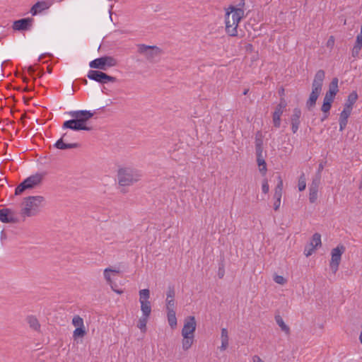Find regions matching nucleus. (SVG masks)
Listing matches in <instances>:
<instances>
[{
    "label": "nucleus",
    "instance_id": "f257e3e1",
    "mask_svg": "<svg viewBox=\"0 0 362 362\" xmlns=\"http://www.w3.org/2000/svg\"><path fill=\"white\" fill-rule=\"evenodd\" d=\"M69 114L73 119L65 121L62 125L63 129H70L74 131H90L93 129L92 127L86 124V122L93 116V112L88 110H76L71 111Z\"/></svg>",
    "mask_w": 362,
    "mask_h": 362
},
{
    "label": "nucleus",
    "instance_id": "f03ea898",
    "mask_svg": "<svg viewBox=\"0 0 362 362\" xmlns=\"http://www.w3.org/2000/svg\"><path fill=\"white\" fill-rule=\"evenodd\" d=\"M245 11L240 8H236L234 6H230L226 11L225 23L226 32L231 36L238 35V27L241 19L244 18Z\"/></svg>",
    "mask_w": 362,
    "mask_h": 362
},
{
    "label": "nucleus",
    "instance_id": "7ed1b4c3",
    "mask_svg": "<svg viewBox=\"0 0 362 362\" xmlns=\"http://www.w3.org/2000/svg\"><path fill=\"white\" fill-rule=\"evenodd\" d=\"M45 198L42 196H30L24 199L21 215L23 217L36 216L40 211Z\"/></svg>",
    "mask_w": 362,
    "mask_h": 362
},
{
    "label": "nucleus",
    "instance_id": "20e7f679",
    "mask_svg": "<svg viewBox=\"0 0 362 362\" xmlns=\"http://www.w3.org/2000/svg\"><path fill=\"white\" fill-rule=\"evenodd\" d=\"M138 170L132 168H122L118 170L117 180L120 186H129L140 180Z\"/></svg>",
    "mask_w": 362,
    "mask_h": 362
},
{
    "label": "nucleus",
    "instance_id": "39448f33",
    "mask_svg": "<svg viewBox=\"0 0 362 362\" xmlns=\"http://www.w3.org/2000/svg\"><path fill=\"white\" fill-rule=\"evenodd\" d=\"M44 175L42 173H36L32 175L24 180L15 189V194H21L26 189H32L39 186L43 180Z\"/></svg>",
    "mask_w": 362,
    "mask_h": 362
},
{
    "label": "nucleus",
    "instance_id": "423d86ee",
    "mask_svg": "<svg viewBox=\"0 0 362 362\" xmlns=\"http://www.w3.org/2000/svg\"><path fill=\"white\" fill-rule=\"evenodd\" d=\"M137 52L139 54L144 56L147 61L151 62H153L162 53V50L158 47L144 44L137 45Z\"/></svg>",
    "mask_w": 362,
    "mask_h": 362
},
{
    "label": "nucleus",
    "instance_id": "0eeeda50",
    "mask_svg": "<svg viewBox=\"0 0 362 362\" xmlns=\"http://www.w3.org/2000/svg\"><path fill=\"white\" fill-rule=\"evenodd\" d=\"M117 60L112 57H103L91 61L89 66L92 69H98L100 70H106L108 67L116 66Z\"/></svg>",
    "mask_w": 362,
    "mask_h": 362
},
{
    "label": "nucleus",
    "instance_id": "6e6552de",
    "mask_svg": "<svg viewBox=\"0 0 362 362\" xmlns=\"http://www.w3.org/2000/svg\"><path fill=\"white\" fill-rule=\"evenodd\" d=\"M345 251V247L342 245H338L337 247L332 250L331 255V261L329 263V267L333 272V273H336L338 270L339 265L341 262V258L342 254Z\"/></svg>",
    "mask_w": 362,
    "mask_h": 362
},
{
    "label": "nucleus",
    "instance_id": "1a4fd4ad",
    "mask_svg": "<svg viewBox=\"0 0 362 362\" xmlns=\"http://www.w3.org/2000/svg\"><path fill=\"white\" fill-rule=\"evenodd\" d=\"M87 76L89 79L95 81L100 83H107L109 82L115 83L117 81L115 77L109 76L104 72L95 70H90Z\"/></svg>",
    "mask_w": 362,
    "mask_h": 362
},
{
    "label": "nucleus",
    "instance_id": "9d476101",
    "mask_svg": "<svg viewBox=\"0 0 362 362\" xmlns=\"http://www.w3.org/2000/svg\"><path fill=\"white\" fill-rule=\"evenodd\" d=\"M54 146L60 150H66L78 148L80 144L77 142H68V133H64Z\"/></svg>",
    "mask_w": 362,
    "mask_h": 362
},
{
    "label": "nucleus",
    "instance_id": "9b49d317",
    "mask_svg": "<svg viewBox=\"0 0 362 362\" xmlns=\"http://www.w3.org/2000/svg\"><path fill=\"white\" fill-rule=\"evenodd\" d=\"M0 221L3 223H16L18 222L16 213L8 208L0 209Z\"/></svg>",
    "mask_w": 362,
    "mask_h": 362
},
{
    "label": "nucleus",
    "instance_id": "f8f14e48",
    "mask_svg": "<svg viewBox=\"0 0 362 362\" xmlns=\"http://www.w3.org/2000/svg\"><path fill=\"white\" fill-rule=\"evenodd\" d=\"M196 320L194 316L187 317L184 322V326L182 329V336H194L196 330Z\"/></svg>",
    "mask_w": 362,
    "mask_h": 362
},
{
    "label": "nucleus",
    "instance_id": "ddd939ff",
    "mask_svg": "<svg viewBox=\"0 0 362 362\" xmlns=\"http://www.w3.org/2000/svg\"><path fill=\"white\" fill-rule=\"evenodd\" d=\"M278 182L277 185L274 189V199H275L274 203V209L275 211H278L280 208L281 205V199L282 197V192H283V180L280 175L277 177Z\"/></svg>",
    "mask_w": 362,
    "mask_h": 362
},
{
    "label": "nucleus",
    "instance_id": "4468645a",
    "mask_svg": "<svg viewBox=\"0 0 362 362\" xmlns=\"http://www.w3.org/2000/svg\"><path fill=\"white\" fill-rule=\"evenodd\" d=\"M287 103L284 98H281L280 103L276 106L273 113V123L275 127L279 128L281 125V116L286 108Z\"/></svg>",
    "mask_w": 362,
    "mask_h": 362
},
{
    "label": "nucleus",
    "instance_id": "2eb2a0df",
    "mask_svg": "<svg viewBox=\"0 0 362 362\" xmlns=\"http://www.w3.org/2000/svg\"><path fill=\"white\" fill-rule=\"evenodd\" d=\"M52 3L49 1L36 2L30 8V13L33 16H37L50 8Z\"/></svg>",
    "mask_w": 362,
    "mask_h": 362
},
{
    "label": "nucleus",
    "instance_id": "dca6fc26",
    "mask_svg": "<svg viewBox=\"0 0 362 362\" xmlns=\"http://www.w3.org/2000/svg\"><path fill=\"white\" fill-rule=\"evenodd\" d=\"M325 77V73L323 70H318L312 84V90L321 93L323 81Z\"/></svg>",
    "mask_w": 362,
    "mask_h": 362
},
{
    "label": "nucleus",
    "instance_id": "f3484780",
    "mask_svg": "<svg viewBox=\"0 0 362 362\" xmlns=\"http://www.w3.org/2000/svg\"><path fill=\"white\" fill-rule=\"evenodd\" d=\"M34 20L32 18H22L13 22V29L16 30H28L31 28Z\"/></svg>",
    "mask_w": 362,
    "mask_h": 362
},
{
    "label": "nucleus",
    "instance_id": "a211bd4d",
    "mask_svg": "<svg viewBox=\"0 0 362 362\" xmlns=\"http://www.w3.org/2000/svg\"><path fill=\"white\" fill-rule=\"evenodd\" d=\"M29 328L37 333H42L41 325L37 317L34 315H27L25 319Z\"/></svg>",
    "mask_w": 362,
    "mask_h": 362
},
{
    "label": "nucleus",
    "instance_id": "6ab92c4d",
    "mask_svg": "<svg viewBox=\"0 0 362 362\" xmlns=\"http://www.w3.org/2000/svg\"><path fill=\"white\" fill-rule=\"evenodd\" d=\"M351 110L352 107H350V105H345L343 111L341 112L339 117V130L341 132L345 129Z\"/></svg>",
    "mask_w": 362,
    "mask_h": 362
},
{
    "label": "nucleus",
    "instance_id": "aec40b11",
    "mask_svg": "<svg viewBox=\"0 0 362 362\" xmlns=\"http://www.w3.org/2000/svg\"><path fill=\"white\" fill-rule=\"evenodd\" d=\"M301 117V111L299 108H295L293 112V115L291 117V129L293 133H296L299 125H300V118Z\"/></svg>",
    "mask_w": 362,
    "mask_h": 362
},
{
    "label": "nucleus",
    "instance_id": "412c9836",
    "mask_svg": "<svg viewBox=\"0 0 362 362\" xmlns=\"http://www.w3.org/2000/svg\"><path fill=\"white\" fill-rule=\"evenodd\" d=\"M119 270L118 269H112L111 268H106L104 270L103 275L106 282L110 286L111 288H113V285L115 283L112 279V275L115 274H119Z\"/></svg>",
    "mask_w": 362,
    "mask_h": 362
},
{
    "label": "nucleus",
    "instance_id": "4be33fe9",
    "mask_svg": "<svg viewBox=\"0 0 362 362\" xmlns=\"http://www.w3.org/2000/svg\"><path fill=\"white\" fill-rule=\"evenodd\" d=\"M318 182L313 180L310 187L309 200L311 203L315 202L317 199Z\"/></svg>",
    "mask_w": 362,
    "mask_h": 362
},
{
    "label": "nucleus",
    "instance_id": "5701e85b",
    "mask_svg": "<svg viewBox=\"0 0 362 362\" xmlns=\"http://www.w3.org/2000/svg\"><path fill=\"white\" fill-rule=\"evenodd\" d=\"M275 321L276 324L279 326L281 329L287 335L290 334V328L284 322L283 318L280 315L275 316Z\"/></svg>",
    "mask_w": 362,
    "mask_h": 362
},
{
    "label": "nucleus",
    "instance_id": "b1692460",
    "mask_svg": "<svg viewBox=\"0 0 362 362\" xmlns=\"http://www.w3.org/2000/svg\"><path fill=\"white\" fill-rule=\"evenodd\" d=\"M320 93L313 91L311 92L308 100L306 102L307 107L310 110L315 105L316 101L320 95Z\"/></svg>",
    "mask_w": 362,
    "mask_h": 362
},
{
    "label": "nucleus",
    "instance_id": "393cba45",
    "mask_svg": "<svg viewBox=\"0 0 362 362\" xmlns=\"http://www.w3.org/2000/svg\"><path fill=\"white\" fill-rule=\"evenodd\" d=\"M182 349L185 351L188 350L190 349L192 345L194 343V336H182Z\"/></svg>",
    "mask_w": 362,
    "mask_h": 362
},
{
    "label": "nucleus",
    "instance_id": "a878e982",
    "mask_svg": "<svg viewBox=\"0 0 362 362\" xmlns=\"http://www.w3.org/2000/svg\"><path fill=\"white\" fill-rule=\"evenodd\" d=\"M141 310L144 316L149 317L151 313V306L150 301L140 302Z\"/></svg>",
    "mask_w": 362,
    "mask_h": 362
},
{
    "label": "nucleus",
    "instance_id": "bb28decb",
    "mask_svg": "<svg viewBox=\"0 0 362 362\" xmlns=\"http://www.w3.org/2000/svg\"><path fill=\"white\" fill-rule=\"evenodd\" d=\"M362 48V37H356V41L355 43V45L354 46L352 49V56L353 57H357L359 54V52Z\"/></svg>",
    "mask_w": 362,
    "mask_h": 362
},
{
    "label": "nucleus",
    "instance_id": "cd10ccee",
    "mask_svg": "<svg viewBox=\"0 0 362 362\" xmlns=\"http://www.w3.org/2000/svg\"><path fill=\"white\" fill-rule=\"evenodd\" d=\"M167 316H168V321L169 323V325L174 328L177 325V318H176V313L175 310H171V312H167Z\"/></svg>",
    "mask_w": 362,
    "mask_h": 362
},
{
    "label": "nucleus",
    "instance_id": "c85d7f7f",
    "mask_svg": "<svg viewBox=\"0 0 362 362\" xmlns=\"http://www.w3.org/2000/svg\"><path fill=\"white\" fill-rule=\"evenodd\" d=\"M321 245V235L320 233H316L312 237L311 241L310 243V246H313L315 248H317L318 247H320Z\"/></svg>",
    "mask_w": 362,
    "mask_h": 362
},
{
    "label": "nucleus",
    "instance_id": "c756f323",
    "mask_svg": "<svg viewBox=\"0 0 362 362\" xmlns=\"http://www.w3.org/2000/svg\"><path fill=\"white\" fill-rule=\"evenodd\" d=\"M338 90V79L334 78L330 83L329 90L327 93H331L332 95L335 96Z\"/></svg>",
    "mask_w": 362,
    "mask_h": 362
},
{
    "label": "nucleus",
    "instance_id": "7c9ffc66",
    "mask_svg": "<svg viewBox=\"0 0 362 362\" xmlns=\"http://www.w3.org/2000/svg\"><path fill=\"white\" fill-rule=\"evenodd\" d=\"M257 156V164H258V165L259 167V171L263 175H265L266 172L267 170L266 162H265L264 159L262 158V155L261 156Z\"/></svg>",
    "mask_w": 362,
    "mask_h": 362
},
{
    "label": "nucleus",
    "instance_id": "2f4dec72",
    "mask_svg": "<svg viewBox=\"0 0 362 362\" xmlns=\"http://www.w3.org/2000/svg\"><path fill=\"white\" fill-rule=\"evenodd\" d=\"M150 291L148 289L145 288L139 291V302L149 301Z\"/></svg>",
    "mask_w": 362,
    "mask_h": 362
},
{
    "label": "nucleus",
    "instance_id": "473e14b6",
    "mask_svg": "<svg viewBox=\"0 0 362 362\" xmlns=\"http://www.w3.org/2000/svg\"><path fill=\"white\" fill-rule=\"evenodd\" d=\"M86 334V331L85 327H77L73 332V337L74 339H76L77 338H82Z\"/></svg>",
    "mask_w": 362,
    "mask_h": 362
},
{
    "label": "nucleus",
    "instance_id": "72a5a7b5",
    "mask_svg": "<svg viewBox=\"0 0 362 362\" xmlns=\"http://www.w3.org/2000/svg\"><path fill=\"white\" fill-rule=\"evenodd\" d=\"M149 317L144 316L139 320L137 327L142 331L145 332L146 329V324Z\"/></svg>",
    "mask_w": 362,
    "mask_h": 362
},
{
    "label": "nucleus",
    "instance_id": "f704fd0d",
    "mask_svg": "<svg viewBox=\"0 0 362 362\" xmlns=\"http://www.w3.org/2000/svg\"><path fill=\"white\" fill-rule=\"evenodd\" d=\"M72 324L77 327H85L84 322L82 317L79 315H75L72 319Z\"/></svg>",
    "mask_w": 362,
    "mask_h": 362
},
{
    "label": "nucleus",
    "instance_id": "c9c22d12",
    "mask_svg": "<svg viewBox=\"0 0 362 362\" xmlns=\"http://www.w3.org/2000/svg\"><path fill=\"white\" fill-rule=\"evenodd\" d=\"M358 98V95L356 92H352L348 96L347 103L345 105H350V107H353V105L356 103Z\"/></svg>",
    "mask_w": 362,
    "mask_h": 362
},
{
    "label": "nucleus",
    "instance_id": "e433bc0d",
    "mask_svg": "<svg viewBox=\"0 0 362 362\" xmlns=\"http://www.w3.org/2000/svg\"><path fill=\"white\" fill-rule=\"evenodd\" d=\"M298 190L300 192L303 191L306 187V180L303 173L300 176L298 179Z\"/></svg>",
    "mask_w": 362,
    "mask_h": 362
},
{
    "label": "nucleus",
    "instance_id": "4c0bfd02",
    "mask_svg": "<svg viewBox=\"0 0 362 362\" xmlns=\"http://www.w3.org/2000/svg\"><path fill=\"white\" fill-rule=\"evenodd\" d=\"M175 299H169L168 300H166L167 312H171V310H175Z\"/></svg>",
    "mask_w": 362,
    "mask_h": 362
},
{
    "label": "nucleus",
    "instance_id": "58836bf2",
    "mask_svg": "<svg viewBox=\"0 0 362 362\" xmlns=\"http://www.w3.org/2000/svg\"><path fill=\"white\" fill-rule=\"evenodd\" d=\"M221 345L219 347L221 351H225L228 349L229 345V338H221Z\"/></svg>",
    "mask_w": 362,
    "mask_h": 362
},
{
    "label": "nucleus",
    "instance_id": "ea45409f",
    "mask_svg": "<svg viewBox=\"0 0 362 362\" xmlns=\"http://www.w3.org/2000/svg\"><path fill=\"white\" fill-rule=\"evenodd\" d=\"M262 192L264 194H267L269 191V186L268 180L267 178H264L262 180Z\"/></svg>",
    "mask_w": 362,
    "mask_h": 362
},
{
    "label": "nucleus",
    "instance_id": "a19ab883",
    "mask_svg": "<svg viewBox=\"0 0 362 362\" xmlns=\"http://www.w3.org/2000/svg\"><path fill=\"white\" fill-rule=\"evenodd\" d=\"M274 281L280 285H284L286 283V279L280 275H276L274 278Z\"/></svg>",
    "mask_w": 362,
    "mask_h": 362
},
{
    "label": "nucleus",
    "instance_id": "79ce46f5",
    "mask_svg": "<svg viewBox=\"0 0 362 362\" xmlns=\"http://www.w3.org/2000/svg\"><path fill=\"white\" fill-rule=\"evenodd\" d=\"M316 249L317 248H315V247L310 246L309 245L308 247H305L304 250V254L306 257H309L315 252Z\"/></svg>",
    "mask_w": 362,
    "mask_h": 362
},
{
    "label": "nucleus",
    "instance_id": "37998d69",
    "mask_svg": "<svg viewBox=\"0 0 362 362\" xmlns=\"http://www.w3.org/2000/svg\"><path fill=\"white\" fill-rule=\"evenodd\" d=\"M334 97L335 96L332 95L331 93H326L323 103H328L329 104H332L334 99Z\"/></svg>",
    "mask_w": 362,
    "mask_h": 362
},
{
    "label": "nucleus",
    "instance_id": "c03bdc74",
    "mask_svg": "<svg viewBox=\"0 0 362 362\" xmlns=\"http://www.w3.org/2000/svg\"><path fill=\"white\" fill-rule=\"evenodd\" d=\"M331 107H332V104H329L328 103H323L322 107H321V110L324 113H328L331 109Z\"/></svg>",
    "mask_w": 362,
    "mask_h": 362
},
{
    "label": "nucleus",
    "instance_id": "a18cd8bd",
    "mask_svg": "<svg viewBox=\"0 0 362 362\" xmlns=\"http://www.w3.org/2000/svg\"><path fill=\"white\" fill-rule=\"evenodd\" d=\"M167 297L166 300H168L169 299H175V291L173 288H169L167 292Z\"/></svg>",
    "mask_w": 362,
    "mask_h": 362
},
{
    "label": "nucleus",
    "instance_id": "49530a36",
    "mask_svg": "<svg viewBox=\"0 0 362 362\" xmlns=\"http://www.w3.org/2000/svg\"><path fill=\"white\" fill-rule=\"evenodd\" d=\"M256 151L257 156H261L262 153V141H259L256 142Z\"/></svg>",
    "mask_w": 362,
    "mask_h": 362
},
{
    "label": "nucleus",
    "instance_id": "de8ad7c7",
    "mask_svg": "<svg viewBox=\"0 0 362 362\" xmlns=\"http://www.w3.org/2000/svg\"><path fill=\"white\" fill-rule=\"evenodd\" d=\"M221 338H229L228 332L226 328L221 329Z\"/></svg>",
    "mask_w": 362,
    "mask_h": 362
},
{
    "label": "nucleus",
    "instance_id": "09e8293b",
    "mask_svg": "<svg viewBox=\"0 0 362 362\" xmlns=\"http://www.w3.org/2000/svg\"><path fill=\"white\" fill-rule=\"evenodd\" d=\"M334 43V38L333 36H330L327 41V47L333 46Z\"/></svg>",
    "mask_w": 362,
    "mask_h": 362
},
{
    "label": "nucleus",
    "instance_id": "8fccbe9b",
    "mask_svg": "<svg viewBox=\"0 0 362 362\" xmlns=\"http://www.w3.org/2000/svg\"><path fill=\"white\" fill-rule=\"evenodd\" d=\"M253 362H264L259 356H254L252 358Z\"/></svg>",
    "mask_w": 362,
    "mask_h": 362
},
{
    "label": "nucleus",
    "instance_id": "3c124183",
    "mask_svg": "<svg viewBox=\"0 0 362 362\" xmlns=\"http://www.w3.org/2000/svg\"><path fill=\"white\" fill-rule=\"evenodd\" d=\"M115 285H113V288H112V291H115V293H118V294H122V293H123V291H122V290H118V289H116V288H115Z\"/></svg>",
    "mask_w": 362,
    "mask_h": 362
},
{
    "label": "nucleus",
    "instance_id": "603ef678",
    "mask_svg": "<svg viewBox=\"0 0 362 362\" xmlns=\"http://www.w3.org/2000/svg\"><path fill=\"white\" fill-rule=\"evenodd\" d=\"M244 5H245V0H240L238 4V8H240L243 9V7L244 6Z\"/></svg>",
    "mask_w": 362,
    "mask_h": 362
},
{
    "label": "nucleus",
    "instance_id": "864d4df0",
    "mask_svg": "<svg viewBox=\"0 0 362 362\" xmlns=\"http://www.w3.org/2000/svg\"><path fill=\"white\" fill-rule=\"evenodd\" d=\"M357 37H362V24H361V33L359 35H357Z\"/></svg>",
    "mask_w": 362,
    "mask_h": 362
},
{
    "label": "nucleus",
    "instance_id": "5fc2aeb1",
    "mask_svg": "<svg viewBox=\"0 0 362 362\" xmlns=\"http://www.w3.org/2000/svg\"><path fill=\"white\" fill-rule=\"evenodd\" d=\"M249 92V89L247 88V89H245L244 91H243V95H246Z\"/></svg>",
    "mask_w": 362,
    "mask_h": 362
},
{
    "label": "nucleus",
    "instance_id": "6e6d98bb",
    "mask_svg": "<svg viewBox=\"0 0 362 362\" xmlns=\"http://www.w3.org/2000/svg\"><path fill=\"white\" fill-rule=\"evenodd\" d=\"M28 71L30 73V74H33L34 72V69L33 67H30L28 69Z\"/></svg>",
    "mask_w": 362,
    "mask_h": 362
},
{
    "label": "nucleus",
    "instance_id": "4d7b16f0",
    "mask_svg": "<svg viewBox=\"0 0 362 362\" xmlns=\"http://www.w3.org/2000/svg\"><path fill=\"white\" fill-rule=\"evenodd\" d=\"M223 274H224V272H219V273H218V276H219V277H220V278H222V277L223 276Z\"/></svg>",
    "mask_w": 362,
    "mask_h": 362
},
{
    "label": "nucleus",
    "instance_id": "13d9d810",
    "mask_svg": "<svg viewBox=\"0 0 362 362\" xmlns=\"http://www.w3.org/2000/svg\"><path fill=\"white\" fill-rule=\"evenodd\" d=\"M70 137H71V136L69 135V134H68V142H70V141H71Z\"/></svg>",
    "mask_w": 362,
    "mask_h": 362
},
{
    "label": "nucleus",
    "instance_id": "bf43d9fd",
    "mask_svg": "<svg viewBox=\"0 0 362 362\" xmlns=\"http://www.w3.org/2000/svg\"><path fill=\"white\" fill-rule=\"evenodd\" d=\"M323 166L322 165H320V169H322Z\"/></svg>",
    "mask_w": 362,
    "mask_h": 362
},
{
    "label": "nucleus",
    "instance_id": "052dcab7",
    "mask_svg": "<svg viewBox=\"0 0 362 362\" xmlns=\"http://www.w3.org/2000/svg\"><path fill=\"white\" fill-rule=\"evenodd\" d=\"M327 117V115H326L324 117V118L322 119V120H323L324 119H326Z\"/></svg>",
    "mask_w": 362,
    "mask_h": 362
},
{
    "label": "nucleus",
    "instance_id": "680f3d73",
    "mask_svg": "<svg viewBox=\"0 0 362 362\" xmlns=\"http://www.w3.org/2000/svg\"><path fill=\"white\" fill-rule=\"evenodd\" d=\"M284 89L281 90V93L284 94Z\"/></svg>",
    "mask_w": 362,
    "mask_h": 362
}]
</instances>
